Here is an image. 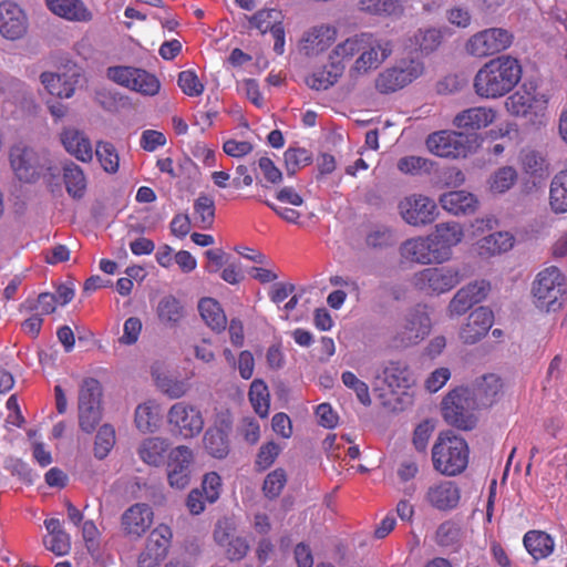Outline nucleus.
I'll return each mask as SVG.
<instances>
[{
	"label": "nucleus",
	"mask_w": 567,
	"mask_h": 567,
	"mask_svg": "<svg viewBox=\"0 0 567 567\" xmlns=\"http://www.w3.org/2000/svg\"><path fill=\"white\" fill-rule=\"evenodd\" d=\"M102 385L99 380L94 378H86L83 380L79 390L78 406H101Z\"/></svg>",
	"instance_id": "c03bdc74"
},
{
	"label": "nucleus",
	"mask_w": 567,
	"mask_h": 567,
	"mask_svg": "<svg viewBox=\"0 0 567 567\" xmlns=\"http://www.w3.org/2000/svg\"><path fill=\"white\" fill-rule=\"evenodd\" d=\"M516 181V169L512 166H503L491 175L488 187L493 194H504L515 185Z\"/></svg>",
	"instance_id": "37998d69"
},
{
	"label": "nucleus",
	"mask_w": 567,
	"mask_h": 567,
	"mask_svg": "<svg viewBox=\"0 0 567 567\" xmlns=\"http://www.w3.org/2000/svg\"><path fill=\"white\" fill-rule=\"evenodd\" d=\"M79 408V425L85 433H92L102 419L101 406H78Z\"/></svg>",
	"instance_id": "4d7b16f0"
},
{
	"label": "nucleus",
	"mask_w": 567,
	"mask_h": 567,
	"mask_svg": "<svg viewBox=\"0 0 567 567\" xmlns=\"http://www.w3.org/2000/svg\"><path fill=\"white\" fill-rule=\"evenodd\" d=\"M460 488L452 481H439L432 484L426 493L427 502L441 511L452 509L460 502Z\"/></svg>",
	"instance_id": "393cba45"
},
{
	"label": "nucleus",
	"mask_w": 567,
	"mask_h": 567,
	"mask_svg": "<svg viewBox=\"0 0 567 567\" xmlns=\"http://www.w3.org/2000/svg\"><path fill=\"white\" fill-rule=\"evenodd\" d=\"M153 378L157 388L171 399H179L185 395L187 391V386L183 381L171 379L167 375L155 372L153 373Z\"/></svg>",
	"instance_id": "864d4df0"
},
{
	"label": "nucleus",
	"mask_w": 567,
	"mask_h": 567,
	"mask_svg": "<svg viewBox=\"0 0 567 567\" xmlns=\"http://www.w3.org/2000/svg\"><path fill=\"white\" fill-rule=\"evenodd\" d=\"M494 322V313L487 307H478L467 318L460 330V339L466 344H474L486 336Z\"/></svg>",
	"instance_id": "aec40b11"
},
{
	"label": "nucleus",
	"mask_w": 567,
	"mask_h": 567,
	"mask_svg": "<svg viewBox=\"0 0 567 567\" xmlns=\"http://www.w3.org/2000/svg\"><path fill=\"white\" fill-rule=\"evenodd\" d=\"M154 518L153 509L144 503H136L130 506L121 517V526L125 536L138 539L152 526Z\"/></svg>",
	"instance_id": "6ab92c4d"
},
{
	"label": "nucleus",
	"mask_w": 567,
	"mask_h": 567,
	"mask_svg": "<svg viewBox=\"0 0 567 567\" xmlns=\"http://www.w3.org/2000/svg\"><path fill=\"white\" fill-rule=\"evenodd\" d=\"M337 38L336 28L327 24L316 25L305 32L301 39V50L307 55L326 51Z\"/></svg>",
	"instance_id": "b1692460"
},
{
	"label": "nucleus",
	"mask_w": 567,
	"mask_h": 567,
	"mask_svg": "<svg viewBox=\"0 0 567 567\" xmlns=\"http://www.w3.org/2000/svg\"><path fill=\"white\" fill-rule=\"evenodd\" d=\"M115 444V430L110 424H104L97 431L94 442V455L99 460L105 458Z\"/></svg>",
	"instance_id": "de8ad7c7"
},
{
	"label": "nucleus",
	"mask_w": 567,
	"mask_h": 567,
	"mask_svg": "<svg viewBox=\"0 0 567 567\" xmlns=\"http://www.w3.org/2000/svg\"><path fill=\"white\" fill-rule=\"evenodd\" d=\"M194 223L195 226L200 229H210L215 221V200L212 196L200 194L194 200Z\"/></svg>",
	"instance_id": "4c0bfd02"
},
{
	"label": "nucleus",
	"mask_w": 567,
	"mask_h": 567,
	"mask_svg": "<svg viewBox=\"0 0 567 567\" xmlns=\"http://www.w3.org/2000/svg\"><path fill=\"white\" fill-rule=\"evenodd\" d=\"M248 396L254 411L260 417H267L270 409V393L266 382L261 379L254 380Z\"/></svg>",
	"instance_id": "ea45409f"
},
{
	"label": "nucleus",
	"mask_w": 567,
	"mask_h": 567,
	"mask_svg": "<svg viewBox=\"0 0 567 567\" xmlns=\"http://www.w3.org/2000/svg\"><path fill=\"white\" fill-rule=\"evenodd\" d=\"M532 297L539 311H559L567 302V277L556 266L542 269L532 282Z\"/></svg>",
	"instance_id": "f03ea898"
},
{
	"label": "nucleus",
	"mask_w": 567,
	"mask_h": 567,
	"mask_svg": "<svg viewBox=\"0 0 567 567\" xmlns=\"http://www.w3.org/2000/svg\"><path fill=\"white\" fill-rule=\"evenodd\" d=\"M466 293V290L458 289L450 301L447 313L451 318L464 315L474 305Z\"/></svg>",
	"instance_id": "338daca9"
},
{
	"label": "nucleus",
	"mask_w": 567,
	"mask_h": 567,
	"mask_svg": "<svg viewBox=\"0 0 567 567\" xmlns=\"http://www.w3.org/2000/svg\"><path fill=\"white\" fill-rule=\"evenodd\" d=\"M106 76L114 83L145 96H155L161 90L158 78L140 68L126 65L110 66L106 70Z\"/></svg>",
	"instance_id": "423d86ee"
},
{
	"label": "nucleus",
	"mask_w": 567,
	"mask_h": 567,
	"mask_svg": "<svg viewBox=\"0 0 567 567\" xmlns=\"http://www.w3.org/2000/svg\"><path fill=\"white\" fill-rule=\"evenodd\" d=\"M22 307L27 311L40 310V316L51 315L56 310L58 303L53 293L42 292L34 299H27Z\"/></svg>",
	"instance_id": "5fc2aeb1"
},
{
	"label": "nucleus",
	"mask_w": 567,
	"mask_h": 567,
	"mask_svg": "<svg viewBox=\"0 0 567 567\" xmlns=\"http://www.w3.org/2000/svg\"><path fill=\"white\" fill-rule=\"evenodd\" d=\"M173 533L169 526L161 524L155 527L146 540L148 550H153L163 557H167L172 544Z\"/></svg>",
	"instance_id": "a19ab883"
},
{
	"label": "nucleus",
	"mask_w": 567,
	"mask_h": 567,
	"mask_svg": "<svg viewBox=\"0 0 567 567\" xmlns=\"http://www.w3.org/2000/svg\"><path fill=\"white\" fill-rule=\"evenodd\" d=\"M415 378L406 365L392 367V410L402 411L413 403Z\"/></svg>",
	"instance_id": "dca6fc26"
},
{
	"label": "nucleus",
	"mask_w": 567,
	"mask_h": 567,
	"mask_svg": "<svg viewBox=\"0 0 567 567\" xmlns=\"http://www.w3.org/2000/svg\"><path fill=\"white\" fill-rule=\"evenodd\" d=\"M95 155L107 173H116L120 165L118 154L113 144L100 141L96 144Z\"/></svg>",
	"instance_id": "49530a36"
},
{
	"label": "nucleus",
	"mask_w": 567,
	"mask_h": 567,
	"mask_svg": "<svg viewBox=\"0 0 567 567\" xmlns=\"http://www.w3.org/2000/svg\"><path fill=\"white\" fill-rule=\"evenodd\" d=\"M398 167L401 172L409 174L430 173L433 162L421 156H408L400 159Z\"/></svg>",
	"instance_id": "052dcab7"
},
{
	"label": "nucleus",
	"mask_w": 567,
	"mask_h": 567,
	"mask_svg": "<svg viewBox=\"0 0 567 567\" xmlns=\"http://www.w3.org/2000/svg\"><path fill=\"white\" fill-rule=\"evenodd\" d=\"M159 405L154 400H148L137 405L134 422L142 433H153L159 423Z\"/></svg>",
	"instance_id": "f704fd0d"
},
{
	"label": "nucleus",
	"mask_w": 567,
	"mask_h": 567,
	"mask_svg": "<svg viewBox=\"0 0 567 567\" xmlns=\"http://www.w3.org/2000/svg\"><path fill=\"white\" fill-rule=\"evenodd\" d=\"M193 451L185 445L173 449L168 454L167 476L172 487L185 488L190 482Z\"/></svg>",
	"instance_id": "2eb2a0df"
},
{
	"label": "nucleus",
	"mask_w": 567,
	"mask_h": 567,
	"mask_svg": "<svg viewBox=\"0 0 567 567\" xmlns=\"http://www.w3.org/2000/svg\"><path fill=\"white\" fill-rule=\"evenodd\" d=\"M369 377L373 391L379 393V396L383 399L386 393L385 390L390 388L389 379V367L385 363H373L369 370Z\"/></svg>",
	"instance_id": "603ef678"
},
{
	"label": "nucleus",
	"mask_w": 567,
	"mask_h": 567,
	"mask_svg": "<svg viewBox=\"0 0 567 567\" xmlns=\"http://www.w3.org/2000/svg\"><path fill=\"white\" fill-rule=\"evenodd\" d=\"M341 61H331L321 69L316 70L306 79L307 85L316 91H324L334 85L344 72Z\"/></svg>",
	"instance_id": "c756f323"
},
{
	"label": "nucleus",
	"mask_w": 567,
	"mask_h": 567,
	"mask_svg": "<svg viewBox=\"0 0 567 567\" xmlns=\"http://www.w3.org/2000/svg\"><path fill=\"white\" fill-rule=\"evenodd\" d=\"M233 419L229 411L216 413L214 424L204 434L203 443L207 453L215 458H225L230 451L228 433Z\"/></svg>",
	"instance_id": "ddd939ff"
},
{
	"label": "nucleus",
	"mask_w": 567,
	"mask_h": 567,
	"mask_svg": "<svg viewBox=\"0 0 567 567\" xmlns=\"http://www.w3.org/2000/svg\"><path fill=\"white\" fill-rule=\"evenodd\" d=\"M285 165L289 175L296 174L298 169L305 167L311 163V154L306 148L301 147H289L285 154Z\"/></svg>",
	"instance_id": "8fccbe9b"
},
{
	"label": "nucleus",
	"mask_w": 567,
	"mask_h": 567,
	"mask_svg": "<svg viewBox=\"0 0 567 567\" xmlns=\"http://www.w3.org/2000/svg\"><path fill=\"white\" fill-rule=\"evenodd\" d=\"M279 22H281V13L275 9L259 10L250 18V24L262 34L270 32Z\"/></svg>",
	"instance_id": "3c124183"
},
{
	"label": "nucleus",
	"mask_w": 567,
	"mask_h": 567,
	"mask_svg": "<svg viewBox=\"0 0 567 567\" xmlns=\"http://www.w3.org/2000/svg\"><path fill=\"white\" fill-rule=\"evenodd\" d=\"M442 40L443 32L441 29L434 27L422 28L408 40L406 49L427 55L441 45Z\"/></svg>",
	"instance_id": "7c9ffc66"
},
{
	"label": "nucleus",
	"mask_w": 567,
	"mask_h": 567,
	"mask_svg": "<svg viewBox=\"0 0 567 567\" xmlns=\"http://www.w3.org/2000/svg\"><path fill=\"white\" fill-rule=\"evenodd\" d=\"M28 30L24 11L10 0L0 2V34L8 40L21 39Z\"/></svg>",
	"instance_id": "a211bd4d"
},
{
	"label": "nucleus",
	"mask_w": 567,
	"mask_h": 567,
	"mask_svg": "<svg viewBox=\"0 0 567 567\" xmlns=\"http://www.w3.org/2000/svg\"><path fill=\"white\" fill-rule=\"evenodd\" d=\"M496 112L492 107L475 106L458 113L453 123L466 131L484 128L495 121Z\"/></svg>",
	"instance_id": "cd10ccee"
},
{
	"label": "nucleus",
	"mask_w": 567,
	"mask_h": 567,
	"mask_svg": "<svg viewBox=\"0 0 567 567\" xmlns=\"http://www.w3.org/2000/svg\"><path fill=\"white\" fill-rule=\"evenodd\" d=\"M522 65L511 55L486 62L474 78L475 93L483 99H498L511 92L522 79Z\"/></svg>",
	"instance_id": "f257e3e1"
},
{
	"label": "nucleus",
	"mask_w": 567,
	"mask_h": 567,
	"mask_svg": "<svg viewBox=\"0 0 567 567\" xmlns=\"http://www.w3.org/2000/svg\"><path fill=\"white\" fill-rule=\"evenodd\" d=\"M398 209L402 219L414 227L430 225L439 217L435 200L423 194H411L404 197L398 204Z\"/></svg>",
	"instance_id": "9d476101"
},
{
	"label": "nucleus",
	"mask_w": 567,
	"mask_h": 567,
	"mask_svg": "<svg viewBox=\"0 0 567 567\" xmlns=\"http://www.w3.org/2000/svg\"><path fill=\"white\" fill-rule=\"evenodd\" d=\"M208 503H215L221 491V478L216 472L205 474L202 482V489Z\"/></svg>",
	"instance_id": "0e129e2a"
},
{
	"label": "nucleus",
	"mask_w": 567,
	"mask_h": 567,
	"mask_svg": "<svg viewBox=\"0 0 567 567\" xmlns=\"http://www.w3.org/2000/svg\"><path fill=\"white\" fill-rule=\"evenodd\" d=\"M433 468L445 476L465 471L470 458L467 442L452 431L441 432L432 446Z\"/></svg>",
	"instance_id": "7ed1b4c3"
},
{
	"label": "nucleus",
	"mask_w": 567,
	"mask_h": 567,
	"mask_svg": "<svg viewBox=\"0 0 567 567\" xmlns=\"http://www.w3.org/2000/svg\"><path fill=\"white\" fill-rule=\"evenodd\" d=\"M41 83L51 95L60 99H69L75 91L73 83L64 80L61 75L51 72H43L41 74Z\"/></svg>",
	"instance_id": "79ce46f5"
},
{
	"label": "nucleus",
	"mask_w": 567,
	"mask_h": 567,
	"mask_svg": "<svg viewBox=\"0 0 567 567\" xmlns=\"http://www.w3.org/2000/svg\"><path fill=\"white\" fill-rule=\"evenodd\" d=\"M280 447L275 442H267L262 444L257 453L255 466L258 471H266L269 468L278 457Z\"/></svg>",
	"instance_id": "680f3d73"
},
{
	"label": "nucleus",
	"mask_w": 567,
	"mask_h": 567,
	"mask_svg": "<svg viewBox=\"0 0 567 567\" xmlns=\"http://www.w3.org/2000/svg\"><path fill=\"white\" fill-rule=\"evenodd\" d=\"M48 9L68 21L89 22L93 14L82 0H45Z\"/></svg>",
	"instance_id": "bb28decb"
},
{
	"label": "nucleus",
	"mask_w": 567,
	"mask_h": 567,
	"mask_svg": "<svg viewBox=\"0 0 567 567\" xmlns=\"http://www.w3.org/2000/svg\"><path fill=\"white\" fill-rule=\"evenodd\" d=\"M157 315L163 322L177 323L183 317V307L175 297L167 296L159 301Z\"/></svg>",
	"instance_id": "09e8293b"
},
{
	"label": "nucleus",
	"mask_w": 567,
	"mask_h": 567,
	"mask_svg": "<svg viewBox=\"0 0 567 567\" xmlns=\"http://www.w3.org/2000/svg\"><path fill=\"white\" fill-rule=\"evenodd\" d=\"M515 245V237L507 230L492 233L474 244L476 254L482 258H491L509 251Z\"/></svg>",
	"instance_id": "5701e85b"
},
{
	"label": "nucleus",
	"mask_w": 567,
	"mask_h": 567,
	"mask_svg": "<svg viewBox=\"0 0 567 567\" xmlns=\"http://www.w3.org/2000/svg\"><path fill=\"white\" fill-rule=\"evenodd\" d=\"M167 422L174 435L183 439L198 436L205 425L202 411L185 401L174 403L167 412Z\"/></svg>",
	"instance_id": "6e6552de"
},
{
	"label": "nucleus",
	"mask_w": 567,
	"mask_h": 567,
	"mask_svg": "<svg viewBox=\"0 0 567 567\" xmlns=\"http://www.w3.org/2000/svg\"><path fill=\"white\" fill-rule=\"evenodd\" d=\"M60 142L64 150L78 161L90 163L93 159V146L89 136L81 130L68 126L60 132Z\"/></svg>",
	"instance_id": "412c9836"
},
{
	"label": "nucleus",
	"mask_w": 567,
	"mask_h": 567,
	"mask_svg": "<svg viewBox=\"0 0 567 567\" xmlns=\"http://www.w3.org/2000/svg\"><path fill=\"white\" fill-rule=\"evenodd\" d=\"M523 544L528 554L536 560L547 558L555 548L553 537L543 530H528L524 535Z\"/></svg>",
	"instance_id": "2f4dec72"
},
{
	"label": "nucleus",
	"mask_w": 567,
	"mask_h": 567,
	"mask_svg": "<svg viewBox=\"0 0 567 567\" xmlns=\"http://www.w3.org/2000/svg\"><path fill=\"white\" fill-rule=\"evenodd\" d=\"M50 539H44V546L56 556H64L71 549L70 536L65 533L52 534Z\"/></svg>",
	"instance_id": "69168bd1"
},
{
	"label": "nucleus",
	"mask_w": 567,
	"mask_h": 567,
	"mask_svg": "<svg viewBox=\"0 0 567 567\" xmlns=\"http://www.w3.org/2000/svg\"><path fill=\"white\" fill-rule=\"evenodd\" d=\"M62 177L66 193L74 199L84 197L87 181L83 169L72 161H66L62 167Z\"/></svg>",
	"instance_id": "473e14b6"
},
{
	"label": "nucleus",
	"mask_w": 567,
	"mask_h": 567,
	"mask_svg": "<svg viewBox=\"0 0 567 567\" xmlns=\"http://www.w3.org/2000/svg\"><path fill=\"white\" fill-rule=\"evenodd\" d=\"M341 379H342L343 384L347 388L352 389L355 392L358 400L362 404L369 405L371 403L369 388H368L367 383L359 380L353 372H351V371L343 372L341 375Z\"/></svg>",
	"instance_id": "e2e57ef3"
},
{
	"label": "nucleus",
	"mask_w": 567,
	"mask_h": 567,
	"mask_svg": "<svg viewBox=\"0 0 567 567\" xmlns=\"http://www.w3.org/2000/svg\"><path fill=\"white\" fill-rule=\"evenodd\" d=\"M9 159L12 171L21 182L31 183L39 177V156L31 147L23 143L13 145Z\"/></svg>",
	"instance_id": "f3484780"
},
{
	"label": "nucleus",
	"mask_w": 567,
	"mask_h": 567,
	"mask_svg": "<svg viewBox=\"0 0 567 567\" xmlns=\"http://www.w3.org/2000/svg\"><path fill=\"white\" fill-rule=\"evenodd\" d=\"M548 97L538 92L532 82H525L505 101L507 112L518 117H542L547 110Z\"/></svg>",
	"instance_id": "0eeeda50"
},
{
	"label": "nucleus",
	"mask_w": 567,
	"mask_h": 567,
	"mask_svg": "<svg viewBox=\"0 0 567 567\" xmlns=\"http://www.w3.org/2000/svg\"><path fill=\"white\" fill-rule=\"evenodd\" d=\"M177 83L183 93L188 96H199L204 92V84L192 70L179 72Z\"/></svg>",
	"instance_id": "bf43d9fd"
},
{
	"label": "nucleus",
	"mask_w": 567,
	"mask_h": 567,
	"mask_svg": "<svg viewBox=\"0 0 567 567\" xmlns=\"http://www.w3.org/2000/svg\"><path fill=\"white\" fill-rule=\"evenodd\" d=\"M478 399L468 388H457L451 391L442 403L444 420L452 426L470 431L476 426Z\"/></svg>",
	"instance_id": "20e7f679"
},
{
	"label": "nucleus",
	"mask_w": 567,
	"mask_h": 567,
	"mask_svg": "<svg viewBox=\"0 0 567 567\" xmlns=\"http://www.w3.org/2000/svg\"><path fill=\"white\" fill-rule=\"evenodd\" d=\"M475 141L464 133L440 131L429 135L426 147L435 156L457 158L467 156L473 151Z\"/></svg>",
	"instance_id": "1a4fd4ad"
},
{
	"label": "nucleus",
	"mask_w": 567,
	"mask_h": 567,
	"mask_svg": "<svg viewBox=\"0 0 567 567\" xmlns=\"http://www.w3.org/2000/svg\"><path fill=\"white\" fill-rule=\"evenodd\" d=\"M168 447L169 444L167 440L162 437H148L140 444L137 454L144 463L157 467L164 464Z\"/></svg>",
	"instance_id": "72a5a7b5"
},
{
	"label": "nucleus",
	"mask_w": 567,
	"mask_h": 567,
	"mask_svg": "<svg viewBox=\"0 0 567 567\" xmlns=\"http://www.w3.org/2000/svg\"><path fill=\"white\" fill-rule=\"evenodd\" d=\"M439 203L444 210L455 216L473 214L478 207L477 197L466 190L444 193L440 196Z\"/></svg>",
	"instance_id": "a878e982"
},
{
	"label": "nucleus",
	"mask_w": 567,
	"mask_h": 567,
	"mask_svg": "<svg viewBox=\"0 0 567 567\" xmlns=\"http://www.w3.org/2000/svg\"><path fill=\"white\" fill-rule=\"evenodd\" d=\"M424 71L423 62L416 58H402L392 66V91L412 83Z\"/></svg>",
	"instance_id": "c85d7f7f"
},
{
	"label": "nucleus",
	"mask_w": 567,
	"mask_h": 567,
	"mask_svg": "<svg viewBox=\"0 0 567 567\" xmlns=\"http://www.w3.org/2000/svg\"><path fill=\"white\" fill-rule=\"evenodd\" d=\"M513 42V34L503 28H488L473 34L465 43L470 55L485 58L506 50Z\"/></svg>",
	"instance_id": "9b49d317"
},
{
	"label": "nucleus",
	"mask_w": 567,
	"mask_h": 567,
	"mask_svg": "<svg viewBox=\"0 0 567 567\" xmlns=\"http://www.w3.org/2000/svg\"><path fill=\"white\" fill-rule=\"evenodd\" d=\"M287 482L286 473L282 468H276L270 472L262 485V491L266 497L272 499L280 495Z\"/></svg>",
	"instance_id": "6e6d98bb"
},
{
	"label": "nucleus",
	"mask_w": 567,
	"mask_h": 567,
	"mask_svg": "<svg viewBox=\"0 0 567 567\" xmlns=\"http://www.w3.org/2000/svg\"><path fill=\"white\" fill-rule=\"evenodd\" d=\"M430 236H417L405 240L400 246L401 257L420 265L439 264Z\"/></svg>",
	"instance_id": "4be33fe9"
},
{
	"label": "nucleus",
	"mask_w": 567,
	"mask_h": 567,
	"mask_svg": "<svg viewBox=\"0 0 567 567\" xmlns=\"http://www.w3.org/2000/svg\"><path fill=\"white\" fill-rule=\"evenodd\" d=\"M464 275L456 266L424 268L413 276V286L426 296H440L451 291L462 280Z\"/></svg>",
	"instance_id": "39448f33"
},
{
	"label": "nucleus",
	"mask_w": 567,
	"mask_h": 567,
	"mask_svg": "<svg viewBox=\"0 0 567 567\" xmlns=\"http://www.w3.org/2000/svg\"><path fill=\"white\" fill-rule=\"evenodd\" d=\"M436 538L441 546L454 547L460 540V529L452 523H444L439 527Z\"/></svg>",
	"instance_id": "774afa93"
},
{
	"label": "nucleus",
	"mask_w": 567,
	"mask_h": 567,
	"mask_svg": "<svg viewBox=\"0 0 567 567\" xmlns=\"http://www.w3.org/2000/svg\"><path fill=\"white\" fill-rule=\"evenodd\" d=\"M432 322L426 309L417 308L396 328L394 341L396 347H410L429 334Z\"/></svg>",
	"instance_id": "4468645a"
},
{
	"label": "nucleus",
	"mask_w": 567,
	"mask_h": 567,
	"mask_svg": "<svg viewBox=\"0 0 567 567\" xmlns=\"http://www.w3.org/2000/svg\"><path fill=\"white\" fill-rule=\"evenodd\" d=\"M549 206L555 214L567 213V169L557 173L550 182Z\"/></svg>",
	"instance_id": "e433bc0d"
},
{
	"label": "nucleus",
	"mask_w": 567,
	"mask_h": 567,
	"mask_svg": "<svg viewBox=\"0 0 567 567\" xmlns=\"http://www.w3.org/2000/svg\"><path fill=\"white\" fill-rule=\"evenodd\" d=\"M501 389V379L495 374H487L476 383L472 393L478 399L480 406H487L494 402Z\"/></svg>",
	"instance_id": "58836bf2"
},
{
	"label": "nucleus",
	"mask_w": 567,
	"mask_h": 567,
	"mask_svg": "<svg viewBox=\"0 0 567 567\" xmlns=\"http://www.w3.org/2000/svg\"><path fill=\"white\" fill-rule=\"evenodd\" d=\"M435 430V421L432 419H426L420 422L412 437L413 446L417 452H425L427 449L429 441Z\"/></svg>",
	"instance_id": "13d9d810"
},
{
	"label": "nucleus",
	"mask_w": 567,
	"mask_h": 567,
	"mask_svg": "<svg viewBox=\"0 0 567 567\" xmlns=\"http://www.w3.org/2000/svg\"><path fill=\"white\" fill-rule=\"evenodd\" d=\"M522 166L524 172L535 179L544 181L549 175L547 161L535 152H528L523 156Z\"/></svg>",
	"instance_id": "a18cd8bd"
},
{
	"label": "nucleus",
	"mask_w": 567,
	"mask_h": 567,
	"mask_svg": "<svg viewBox=\"0 0 567 567\" xmlns=\"http://www.w3.org/2000/svg\"><path fill=\"white\" fill-rule=\"evenodd\" d=\"M198 310L203 320L213 330L221 332L226 329L227 318L217 300L203 298L198 303Z\"/></svg>",
	"instance_id": "c9c22d12"
},
{
	"label": "nucleus",
	"mask_w": 567,
	"mask_h": 567,
	"mask_svg": "<svg viewBox=\"0 0 567 567\" xmlns=\"http://www.w3.org/2000/svg\"><path fill=\"white\" fill-rule=\"evenodd\" d=\"M429 236L439 264H444L452 258L453 248L462 243L465 233L462 224L450 220L436 224Z\"/></svg>",
	"instance_id": "f8f14e48"
}]
</instances>
